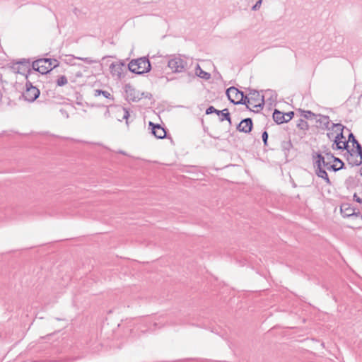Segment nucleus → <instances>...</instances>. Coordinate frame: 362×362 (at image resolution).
Here are the masks:
<instances>
[{
  "mask_svg": "<svg viewBox=\"0 0 362 362\" xmlns=\"http://www.w3.org/2000/svg\"><path fill=\"white\" fill-rule=\"evenodd\" d=\"M189 324L186 319L182 317H177L176 320H165V317L163 315L158 317H147L142 320V325L146 327L143 329L141 326L139 327L141 332H146L147 331H155L165 326H176L185 325Z\"/></svg>",
  "mask_w": 362,
  "mask_h": 362,
  "instance_id": "f257e3e1",
  "label": "nucleus"
},
{
  "mask_svg": "<svg viewBox=\"0 0 362 362\" xmlns=\"http://www.w3.org/2000/svg\"><path fill=\"white\" fill-rule=\"evenodd\" d=\"M247 95L248 102L244 104L246 107L255 113L262 111L264 106V96L259 91L251 88H248Z\"/></svg>",
  "mask_w": 362,
  "mask_h": 362,
  "instance_id": "f03ea898",
  "label": "nucleus"
},
{
  "mask_svg": "<svg viewBox=\"0 0 362 362\" xmlns=\"http://www.w3.org/2000/svg\"><path fill=\"white\" fill-rule=\"evenodd\" d=\"M59 65L58 60L50 58L39 59L32 63L34 71L46 74Z\"/></svg>",
  "mask_w": 362,
  "mask_h": 362,
  "instance_id": "7ed1b4c3",
  "label": "nucleus"
},
{
  "mask_svg": "<svg viewBox=\"0 0 362 362\" xmlns=\"http://www.w3.org/2000/svg\"><path fill=\"white\" fill-rule=\"evenodd\" d=\"M128 67L129 71L133 73L143 74L150 71L151 64L148 58L141 57L137 59L132 60L128 64Z\"/></svg>",
  "mask_w": 362,
  "mask_h": 362,
  "instance_id": "20e7f679",
  "label": "nucleus"
},
{
  "mask_svg": "<svg viewBox=\"0 0 362 362\" xmlns=\"http://www.w3.org/2000/svg\"><path fill=\"white\" fill-rule=\"evenodd\" d=\"M226 94L230 102L234 105H243L248 102L247 95L234 86L228 88Z\"/></svg>",
  "mask_w": 362,
  "mask_h": 362,
  "instance_id": "39448f33",
  "label": "nucleus"
},
{
  "mask_svg": "<svg viewBox=\"0 0 362 362\" xmlns=\"http://www.w3.org/2000/svg\"><path fill=\"white\" fill-rule=\"evenodd\" d=\"M13 69L17 71V73L25 75L26 79H28V74H35L36 71L32 67L29 59H22L17 62L16 64L13 66Z\"/></svg>",
  "mask_w": 362,
  "mask_h": 362,
  "instance_id": "423d86ee",
  "label": "nucleus"
},
{
  "mask_svg": "<svg viewBox=\"0 0 362 362\" xmlns=\"http://www.w3.org/2000/svg\"><path fill=\"white\" fill-rule=\"evenodd\" d=\"M168 66L174 73H181L186 70L187 63L186 60L182 59L180 57L173 56L168 60Z\"/></svg>",
  "mask_w": 362,
  "mask_h": 362,
  "instance_id": "0eeeda50",
  "label": "nucleus"
},
{
  "mask_svg": "<svg viewBox=\"0 0 362 362\" xmlns=\"http://www.w3.org/2000/svg\"><path fill=\"white\" fill-rule=\"evenodd\" d=\"M26 89L23 93V97L26 101L30 103L34 102L40 95L38 88L33 86V83L27 79L25 83Z\"/></svg>",
  "mask_w": 362,
  "mask_h": 362,
  "instance_id": "6e6552de",
  "label": "nucleus"
},
{
  "mask_svg": "<svg viewBox=\"0 0 362 362\" xmlns=\"http://www.w3.org/2000/svg\"><path fill=\"white\" fill-rule=\"evenodd\" d=\"M124 91L125 99L129 102H139L141 99L140 91L136 90L129 83L124 86Z\"/></svg>",
  "mask_w": 362,
  "mask_h": 362,
  "instance_id": "1a4fd4ad",
  "label": "nucleus"
},
{
  "mask_svg": "<svg viewBox=\"0 0 362 362\" xmlns=\"http://www.w3.org/2000/svg\"><path fill=\"white\" fill-rule=\"evenodd\" d=\"M212 113H216V115H218L219 116V119L221 122L227 120L230 124H231V117L228 109L225 108L223 110H216L214 106H209L206 110V114L210 115Z\"/></svg>",
  "mask_w": 362,
  "mask_h": 362,
  "instance_id": "9d476101",
  "label": "nucleus"
},
{
  "mask_svg": "<svg viewBox=\"0 0 362 362\" xmlns=\"http://www.w3.org/2000/svg\"><path fill=\"white\" fill-rule=\"evenodd\" d=\"M340 211L343 217H361L362 218L361 212L358 210L356 211V209L352 207L350 204H342L340 206Z\"/></svg>",
  "mask_w": 362,
  "mask_h": 362,
  "instance_id": "9b49d317",
  "label": "nucleus"
},
{
  "mask_svg": "<svg viewBox=\"0 0 362 362\" xmlns=\"http://www.w3.org/2000/svg\"><path fill=\"white\" fill-rule=\"evenodd\" d=\"M315 126L317 129H322L323 131H329L331 130V121L329 119V117L327 115H324L322 114H318L317 117L315 120Z\"/></svg>",
  "mask_w": 362,
  "mask_h": 362,
  "instance_id": "f8f14e48",
  "label": "nucleus"
},
{
  "mask_svg": "<svg viewBox=\"0 0 362 362\" xmlns=\"http://www.w3.org/2000/svg\"><path fill=\"white\" fill-rule=\"evenodd\" d=\"M148 126L151 127L152 134L157 139H163L166 136V131L159 124H154L152 122H149Z\"/></svg>",
  "mask_w": 362,
  "mask_h": 362,
  "instance_id": "ddd939ff",
  "label": "nucleus"
},
{
  "mask_svg": "<svg viewBox=\"0 0 362 362\" xmlns=\"http://www.w3.org/2000/svg\"><path fill=\"white\" fill-rule=\"evenodd\" d=\"M252 119L247 117L241 120L237 126V129L240 132L250 133L252 131Z\"/></svg>",
  "mask_w": 362,
  "mask_h": 362,
  "instance_id": "4468645a",
  "label": "nucleus"
},
{
  "mask_svg": "<svg viewBox=\"0 0 362 362\" xmlns=\"http://www.w3.org/2000/svg\"><path fill=\"white\" fill-rule=\"evenodd\" d=\"M313 158L314 167L326 168V166H328V163L326 162V159H325V156H322L320 153H315L313 155Z\"/></svg>",
  "mask_w": 362,
  "mask_h": 362,
  "instance_id": "2eb2a0df",
  "label": "nucleus"
},
{
  "mask_svg": "<svg viewBox=\"0 0 362 362\" xmlns=\"http://www.w3.org/2000/svg\"><path fill=\"white\" fill-rule=\"evenodd\" d=\"M356 148V151H354V153H356L357 154V156H359V159H353V157L351 158V157H348L347 158V160L349 161V163L351 165H356V166H358L360 165H361L362 163V146L361 145H358L357 146Z\"/></svg>",
  "mask_w": 362,
  "mask_h": 362,
  "instance_id": "dca6fc26",
  "label": "nucleus"
},
{
  "mask_svg": "<svg viewBox=\"0 0 362 362\" xmlns=\"http://www.w3.org/2000/svg\"><path fill=\"white\" fill-rule=\"evenodd\" d=\"M124 64L119 62H112L110 66V73L113 76L120 78L122 76V68Z\"/></svg>",
  "mask_w": 362,
  "mask_h": 362,
  "instance_id": "f3484780",
  "label": "nucleus"
},
{
  "mask_svg": "<svg viewBox=\"0 0 362 362\" xmlns=\"http://www.w3.org/2000/svg\"><path fill=\"white\" fill-rule=\"evenodd\" d=\"M315 174L319 177L322 178L325 182L330 185L331 181L328 177L327 173L322 167H315Z\"/></svg>",
  "mask_w": 362,
  "mask_h": 362,
  "instance_id": "a211bd4d",
  "label": "nucleus"
},
{
  "mask_svg": "<svg viewBox=\"0 0 362 362\" xmlns=\"http://www.w3.org/2000/svg\"><path fill=\"white\" fill-rule=\"evenodd\" d=\"M273 119L278 124L286 123L284 113L277 109H275L273 112Z\"/></svg>",
  "mask_w": 362,
  "mask_h": 362,
  "instance_id": "6ab92c4d",
  "label": "nucleus"
},
{
  "mask_svg": "<svg viewBox=\"0 0 362 362\" xmlns=\"http://www.w3.org/2000/svg\"><path fill=\"white\" fill-rule=\"evenodd\" d=\"M345 139L343 132H338L337 134L335 136L334 139V144H332V148L340 150L341 146H339V144L342 142V139Z\"/></svg>",
  "mask_w": 362,
  "mask_h": 362,
  "instance_id": "aec40b11",
  "label": "nucleus"
},
{
  "mask_svg": "<svg viewBox=\"0 0 362 362\" xmlns=\"http://www.w3.org/2000/svg\"><path fill=\"white\" fill-rule=\"evenodd\" d=\"M101 95L105 98L109 99L112 101H114L115 100L113 95L107 90H103L100 89H96L94 90V96L97 97Z\"/></svg>",
  "mask_w": 362,
  "mask_h": 362,
  "instance_id": "412c9836",
  "label": "nucleus"
},
{
  "mask_svg": "<svg viewBox=\"0 0 362 362\" xmlns=\"http://www.w3.org/2000/svg\"><path fill=\"white\" fill-rule=\"evenodd\" d=\"M196 75L205 80H209L211 78V74L202 70L198 64L196 66Z\"/></svg>",
  "mask_w": 362,
  "mask_h": 362,
  "instance_id": "4be33fe9",
  "label": "nucleus"
},
{
  "mask_svg": "<svg viewBox=\"0 0 362 362\" xmlns=\"http://www.w3.org/2000/svg\"><path fill=\"white\" fill-rule=\"evenodd\" d=\"M301 115L306 119L315 121L317 117L318 114H315L310 110H303Z\"/></svg>",
  "mask_w": 362,
  "mask_h": 362,
  "instance_id": "5701e85b",
  "label": "nucleus"
},
{
  "mask_svg": "<svg viewBox=\"0 0 362 362\" xmlns=\"http://www.w3.org/2000/svg\"><path fill=\"white\" fill-rule=\"evenodd\" d=\"M296 126L299 129L303 131H307L309 129V125L308 122L301 118L297 121Z\"/></svg>",
  "mask_w": 362,
  "mask_h": 362,
  "instance_id": "b1692460",
  "label": "nucleus"
},
{
  "mask_svg": "<svg viewBox=\"0 0 362 362\" xmlns=\"http://www.w3.org/2000/svg\"><path fill=\"white\" fill-rule=\"evenodd\" d=\"M119 112H121L122 113V119L119 118L118 120L122 121V119H125L126 124L128 125L129 124V117H130L129 110L125 107H122V108H120Z\"/></svg>",
  "mask_w": 362,
  "mask_h": 362,
  "instance_id": "393cba45",
  "label": "nucleus"
},
{
  "mask_svg": "<svg viewBox=\"0 0 362 362\" xmlns=\"http://www.w3.org/2000/svg\"><path fill=\"white\" fill-rule=\"evenodd\" d=\"M342 144V146H341V149L340 150H346L349 155V157L352 158L354 157V151L352 149L351 151H350L349 149V141H342V142L341 143Z\"/></svg>",
  "mask_w": 362,
  "mask_h": 362,
  "instance_id": "a878e982",
  "label": "nucleus"
},
{
  "mask_svg": "<svg viewBox=\"0 0 362 362\" xmlns=\"http://www.w3.org/2000/svg\"><path fill=\"white\" fill-rule=\"evenodd\" d=\"M57 86H64L68 83V79L66 76L62 75L56 81Z\"/></svg>",
  "mask_w": 362,
  "mask_h": 362,
  "instance_id": "bb28decb",
  "label": "nucleus"
},
{
  "mask_svg": "<svg viewBox=\"0 0 362 362\" xmlns=\"http://www.w3.org/2000/svg\"><path fill=\"white\" fill-rule=\"evenodd\" d=\"M330 127H331L332 130H334L335 129V132H343L344 129L345 128L344 126L340 123H333V122H331Z\"/></svg>",
  "mask_w": 362,
  "mask_h": 362,
  "instance_id": "cd10ccee",
  "label": "nucleus"
},
{
  "mask_svg": "<svg viewBox=\"0 0 362 362\" xmlns=\"http://www.w3.org/2000/svg\"><path fill=\"white\" fill-rule=\"evenodd\" d=\"M69 57H71L72 59H77L83 61L84 62H86V63H87L88 64H93V63L96 62V61L93 60L90 57H75L74 55H72V54H70Z\"/></svg>",
  "mask_w": 362,
  "mask_h": 362,
  "instance_id": "c85d7f7f",
  "label": "nucleus"
},
{
  "mask_svg": "<svg viewBox=\"0 0 362 362\" xmlns=\"http://www.w3.org/2000/svg\"><path fill=\"white\" fill-rule=\"evenodd\" d=\"M348 141L351 142L353 144V146L355 148L358 145H361L359 142L357 141L353 133H350L348 136Z\"/></svg>",
  "mask_w": 362,
  "mask_h": 362,
  "instance_id": "c756f323",
  "label": "nucleus"
},
{
  "mask_svg": "<svg viewBox=\"0 0 362 362\" xmlns=\"http://www.w3.org/2000/svg\"><path fill=\"white\" fill-rule=\"evenodd\" d=\"M335 156L331 152H325V159L328 164L334 161Z\"/></svg>",
  "mask_w": 362,
  "mask_h": 362,
  "instance_id": "7c9ffc66",
  "label": "nucleus"
},
{
  "mask_svg": "<svg viewBox=\"0 0 362 362\" xmlns=\"http://www.w3.org/2000/svg\"><path fill=\"white\" fill-rule=\"evenodd\" d=\"M292 147V144L291 140L288 141H283L281 142V148L283 150H289Z\"/></svg>",
  "mask_w": 362,
  "mask_h": 362,
  "instance_id": "2f4dec72",
  "label": "nucleus"
},
{
  "mask_svg": "<svg viewBox=\"0 0 362 362\" xmlns=\"http://www.w3.org/2000/svg\"><path fill=\"white\" fill-rule=\"evenodd\" d=\"M268 137H269V135H268L267 132L264 131L262 134V141L264 143V147L268 146Z\"/></svg>",
  "mask_w": 362,
  "mask_h": 362,
  "instance_id": "473e14b6",
  "label": "nucleus"
},
{
  "mask_svg": "<svg viewBox=\"0 0 362 362\" xmlns=\"http://www.w3.org/2000/svg\"><path fill=\"white\" fill-rule=\"evenodd\" d=\"M284 117H285L286 123V122H289L290 120H291V119L293 117L294 112L293 111H290L288 112L284 113Z\"/></svg>",
  "mask_w": 362,
  "mask_h": 362,
  "instance_id": "72a5a7b5",
  "label": "nucleus"
},
{
  "mask_svg": "<svg viewBox=\"0 0 362 362\" xmlns=\"http://www.w3.org/2000/svg\"><path fill=\"white\" fill-rule=\"evenodd\" d=\"M333 163H334V164H337V166L339 167V168L342 169L344 167V162L339 158L335 157Z\"/></svg>",
  "mask_w": 362,
  "mask_h": 362,
  "instance_id": "f704fd0d",
  "label": "nucleus"
},
{
  "mask_svg": "<svg viewBox=\"0 0 362 362\" xmlns=\"http://www.w3.org/2000/svg\"><path fill=\"white\" fill-rule=\"evenodd\" d=\"M326 168L328 170H333L334 172L341 170V168H339V167L337 166V164H331V163L328 164V166H326Z\"/></svg>",
  "mask_w": 362,
  "mask_h": 362,
  "instance_id": "c9c22d12",
  "label": "nucleus"
},
{
  "mask_svg": "<svg viewBox=\"0 0 362 362\" xmlns=\"http://www.w3.org/2000/svg\"><path fill=\"white\" fill-rule=\"evenodd\" d=\"M262 0H258L256 4L252 7V11H257L258 10L262 4Z\"/></svg>",
  "mask_w": 362,
  "mask_h": 362,
  "instance_id": "e433bc0d",
  "label": "nucleus"
},
{
  "mask_svg": "<svg viewBox=\"0 0 362 362\" xmlns=\"http://www.w3.org/2000/svg\"><path fill=\"white\" fill-rule=\"evenodd\" d=\"M140 94L141 95V98H151L152 97V95L148 92H142V93L140 92Z\"/></svg>",
  "mask_w": 362,
  "mask_h": 362,
  "instance_id": "4c0bfd02",
  "label": "nucleus"
},
{
  "mask_svg": "<svg viewBox=\"0 0 362 362\" xmlns=\"http://www.w3.org/2000/svg\"><path fill=\"white\" fill-rule=\"evenodd\" d=\"M353 199L355 202H358V203H360V204H362V199H361L356 193H354V196H353Z\"/></svg>",
  "mask_w": 362,
  "mask_h": 362,
  "instance_id": "58836bf2",
  "label": "nucleus"
},
{
  "mask_svg": "<svg viewBox=\"0 0 362 362\" xmlns=\"http://www.w3.org/2000/svg\"><path fill=\"white\" fill-rule=\"evenodd\" d=\"M60 112H61V114H62L64 117H65L66 118H68V117H69V114H68L67 111H66V110H65L64 109H61V110H60Z\"/></svg>",
  "mask_w": 362,
  "mask_h": 362,
  "instance_id": "ea45409f",
  "label": "nucleus"
},
{
  "mask_svg": "<svg viewBox=\"0 0 362 362\" xmlns=\"http://www.w3.org/2000/svg\"><path fill=\"white\" fill-rule=\"evenodd\" d=\"M327 138H328L329 139H330V140L335 137V136H334V133H333V132H330V130H329V131H328V132L327 133Z\"/></svg>",
  "mask_w": 362,
  "mask_h": 362,
  "instance_id": "a19ab883",
  "label": "nucleus"
},
{
  "mask_svg": "<svg viewBox=\"0 0 362 362\" xmlns=\"http://www.w3.org/2000/svg\"><path fill=\"white\" fill-rule=\"evenodd\" d=\"M69 59V61L70 63H71V61L74 59H72L71 57H69V55L67 56Z\"/></svg>",
  "mask_w": 362,
  "mask_h": 362,
  "instance_id": "79ce46f5",
  "label": "nucleus"
},
{
  "mask_svg": "<svg viewBox=\"0 0 362 362\" xmlns=\"http://www.w3.org/2000/svg\"><path fill=\"white\" fill-rule=\"evenodd\" d=\"M119 153H121V154H123V155H125V154H126V153H125V152H124V151H119Z\"/></svg>",
  "mask_w": 362,
  "mask_h": 362,
  "instance_id": "37998d69",
  "label": "nucleus"
},
{
  "mask_svg": "<svg viewBox=\"0 0 362 362\" xmlns=\"http://www.w3.org/2000/svg\"><path fill=\"white\" fill-rule=\"evenodd\" d=\"M108 114H109V111H108V110H107V111H106V112H105V115H108Z\"/></svg>",
  "mask_w": 362,
  "mask_h": 362,
  "instance_id": "c03bdc74",
  "label": "nucleus"
}]
</instances>
